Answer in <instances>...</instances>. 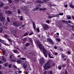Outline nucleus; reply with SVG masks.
<instances>
[{
	"mask_svg": "<svg viewBox=\"0 0 74 74\" xmlns=\"http://www.w3.org/2000/svg\"><path fill=\"white\" fill-rule=\"evenodd\" d=\"M36 44H37L38 47L39 48L40 50H43V53L45 57L47 58V53H46V50L43 46L40 43V42L38 40L36 41Z\"/></svg>",
	"mask_w": 74,
	"mask_h": 74,
	"instance_id": "1",
	"label": "nucleus"
},
{
	"mask_svg": "<svg viewBox=\"0 0 74 74\" xmlns=\"http://www.w3.org/2000/svg\"><path fill=\"white\" fill-rule=\"evenodd\" d=\"M51 66L49 61H47L43 66V67L45 70L49 69L51 68Z\"/></svg>",
	"mask_w": 74,
	"mask_h": 74,
	"instance_id": "2",
	"label": "nucleus"
},
{
	"mask_svg": "<svg viewBox=\"0 0 74 74\" xmlns=\"http://www.w3.org/2000/svg\"><path fill=\"white\" fill-rule=\"evenodd\" d=\"M0 19L1 21L3 22H5V18L3 17V15L1 13H0Z\"/></svg>",
	"mask_w": 74,
	"mask_h": 74,
	"instance_id": "3",
	"label": "nucleus"
},
{
	"mask_svg": "<svg viewBox=\"0 0 74 74\" xmlns=\"http://www.w3.org/2000/svg\"><path fill=\"white\" fill-rule=\"evenodd\" d=\"M43 28L44 30H47V29H49V27L48 25L47 24H45L44 25Z\"/></svg>",
	"mask_w": 74,
	"mask_h": 74,
	"instance_id": "4",
	"label": "nucleus"
},
{
	"mask_svg": "<svg viewBox=\"0 0 74 74\" xmlns=\"http://www.w3.org/2000/svg\"><path fill=\"white\" fill-rule=\"evenodd\" d=\"M39 63L40 64H42L45 63V60H44V58L42 57L40 59V61Z\"/></svg>",
	"mask_w": 74,
	"mask_h": 74,
	"instance_id": "5",
	"label": "nucleus"
},
{
	"mask_svg": "<svg viewBox=\"0 0 74 74\" xmlns=\"http://www.w3.org/2000/svg\"><path fill=\"white\" fill-rule=\"evenodd\" d=\"M56 16V15L53 14H51L50 15V16H49L48 17L49 19H51L52 18H53Z\"/></svg>",
	"mask_w": 74,
	"mask_h": 74,
	"instance_id": "6",
	"label": "nucleus"
},
{
	"mask_svg": "<svg viewBox=\"0 0 74 74\" xmlns=\"http://www.w3.org/2000/svg\"><path fill=\"white\" fill-rule=\"evenodd\" d=\"M13 25L15 26V27H18V23L16 21H14L13 24Z\"/></svg>",
	"mask_w": 74,
	"mask_h": 74,
	"instance_id": "7",
	"label": "nucleus"
},
{
	"mask_svg": "<svg viewBox=\"0 0 74 74\" xmlns=\"http://www.w3.org/2000/svg\"><path fill=\"white\" fill-rule=\"evenodd\" d=\"M5 13H6V14H10V15L12 14V13L11 12V11L10 10L6 11H5Z\"/></svg>",
	"mask_w": 74,
	"mask_h": 74,
	"instance_id": "8",
	"label": "nucleus"
},
{
	"mask_svg": "<svg viewBox=\"0 0 74 74\" xmlns=\"http://www.w3.org/2000/svg\"><path fill=\"white\" fill-rule=\"evenodd\" d=\"M69 6L71 8H74V5H73L72 3L69 4Z\"/></svg>",
	"mask_w": 74,
	"mask_h": 74,
	"instance_id": "9",
	"label": "nucleus"
},
{
	"mask_svg": "<svg viewBox=\"0 0 74 74\" xmlns=\"http://www.w3.org/2000/svg\"><path fill=\"white\" fill-rule=\"evenodd\" d=\"M3 29H6L7 27H2L0 28V33H2L3 32Z\"/></svg>",
	"mask_w": 74,
	"mask_h": 74,
	"instance_id": "10",
	"label": "nucleus"
},
{
	"mask_svg": "<svg viewBox=\"0 0 74 74\" xmlns=\"http://www.w3.org/2000/svg\"><path fill=\"white\" fill-rule=\"evenodd\" d=\"M23 66L24 69H26L27 68V65L26 64H23Z\"/></svg>",
	"mask_w": 74,
	"mask_h": 74,
	"instance_id": "11",
	"label": "nucleus"
},
{
	"mask_svg": "<svg viewBox=\"0 0 74 74\" xmlns=\"http://www.w3.org/2000/svg\"><path fill=\"white\" fill-rule=\"evenodd\" d=\"M12 51H13V52L15 53H17V54H18V53H19V51H18L16 50H12Z\"/></svg>",
	"mask_w": 74,
	"mask_h": 74,
	"instance_id": "12",
	"label": "nucleus"
},
{
	"mask_svg": "<svg viewBox=\"0 0 74 74\" xmlns=\"http://www.w3.org/2000/svg\"><path fill=\"white\" fill-rule=\"evenodd\" d=\"M33 28L35 30H36V25H35V23L33 22L32 23Z\"/></svg>",
	"mask_w": 74,
	"mask_h": 74,
	"instance_id": "13",
	"label": "nucleus"
},
{
	"mask_svg": "<svg viewBox=\"0 0 74 74\" xmlns=\"http://www.w3.org/2000/svg\"><path fill=\"white\" fill-rule=\"evenodd\" d=\"M10 22V18H9V17H7V20L6 21L7 23H9Z\"/></svg>",
	"mask_w": 74,
	"mask_h": 74,
	"instance_id": "14",
	"label": "nucleus"
},
{
	"mask_svg": "<svg viewBox=\"0 0 74 74\" xmlns=\"http://www.w3.org/2000/svg\"><path fill=\"white\" fill-rule=\"evenodd\" d=\"M3 57V58H1V59L2 60H3V61H4V62H6V59L5 58H4V57Z\"/></svg>",
	"mask_w": 74,
	"mask_h": 74,
	"instance_id": "15",
	"label": "nucleus"
},
{
	"mask_svg": "<svg viewBox=\"0 0 74 74\" xmlns=\"http://www.w3.org/2000/svg\"><path fill=\"white\" fill-rule=\"evenodd\" d=\"M17 64H21V60H18L17 61Z\"/></svg>",
	"mask_w": 74,
	"mask_h": 74,
	"instance_id": "16",
	"label": "nucleus"
},
{
	"mask_svg": "<svg viewBox=\"0 0 74 74\" xmlns=\"http://www.w3.org/2000/svg\"><path fill=\"white\" fill-rule=\"evenodd\" d=\"M3 8L4 9H8V8H9V6H3Z\"/></svg>",
	"mask_w": 74,
	"mask_h": 74,
	"instance_id": "17",
	"label": "nucleus"
},
{
	"mask_svg": "<svg viewBox=\"0 0 74 74\" xmlns=\"http://www.w3.org/2000/svg\"><path fill=\"white\" fill-rule=\"evenodd\" d=\"M27 40V38H25L23 39V43H25L26 41Z\"/></svg>",
	"mask_w": 74,
	"mask_h": 74,
	"instance_id": "18",
	"label": "nucleus"
},
{
	"mask_svg": "<svg viewBox=\"0 0 74 74\" xmlns=\"http://www.w3.org/2000/svg\"><path fill=\"white\" fill-rule=\"evenodd\" d=\"M62 58L63 59V58H66V56L64 55V54H62L61 55Z\"/></svg>",
	"mask_w": 74,
	"mask_h": 74,
	"instance_id": "19",
	"label": "nucleus"
},
{
	"mask_svg": "<svg viewBox=\"0 0 74 74\" xmlns=\"http://www.w3.org/2000/svg\"><path fill=\"white\" fill-rule=\"evenodd\" d=\"M52 40L51 39L49 38H48L47 39V42H49Z\"/></svg>",
	"mask_w": 74,
	"mask_h": 74,
	"instance_id": "20",
	"label": "nucleus"
},
{
	"mask_svg": "<svg viewBox=\"0 0 74 74\" xmlns=\"http://www.w3.org/2000/svg\"><path fill=\"white\" fill-rule=\"evenodd\" d=\"M18 26H21V25H22V23L21 22H18Z\"/></svg>",
	"mask_w": 74,
	"mask_h": 74,
	"instance_id": "21",
	"label": "nucleus"
},
{
	"mask_svg": "<svg viewBox=\"0 0 74 74\" xmlns=\"http://www.w3.org/2000/svg\"><path fill=\"white\" fill-rule=\"evenodd\" d=\"M29 40L31 43L32 44H33V40H32V39H31V38L29 39Z\"/></svg>",
	"mask_w": 74,
	"mask_h": 74,
	"instance_id": "22",
	"label": "nucleus"
},
{
	"mask_svg": "<svg viewBox=\"0 0 74 74\" xmlns=\"http://www.w3.org/2000/svg\"><path fill=\"white\" fill-rule=\"evenodd\" d=\"M34 34V32L32 31L29 34V36H32V34Z\"/></svg>",
	"mask_w": 74,
	"mask_h": 74,
	"instance_id": "23",
	"label": "nucleus"
},
{
	"mask_svg": "<svg viewBox=\"0 0 74 74\" xmlns=\"http://www.w3.org/2000/svg\"><path fill=\"white\" fill-rule=\"evenodd\" d=\"M36 3H41V0H37L36 1Z\"/></svg>",
	"mask_w": 74,
	"mask_h": 74,
	"instance_id": "24",
	"label": "nucleus"
},
{
	"mask_svg": "<svg viewBox=\"0 0 74 74\" xmlns=\"http://www.w3.org/2000/svg\"><path fill=\"white\" fill-rule=\"evenodd\" d=\"M8 66V64L7 63H5L4 64L5 67H7V66Z\"/></svg>",
	"mask_w": 74,
	"mask_h": 74,
	"instance_id": "25",
	"label": "nucleus"
},
{
	"mask_svg": "<svg viewBox=\"0 0 74 74\" xmlns=\"http://www.w3.org/2000/svg\"><path fill=\"white\" fill-rule=\"evenodd\" d=\"M40 11H41L42 10H46V8H40L39 9Z\"/></svg>",
	"mask_w": 74,
	"mask_h": 74,
	"instance_id": "26",
	"label": "nucleus"
},
{
	"mask_svg": "<svg viewBox=\"0 0 74 74\" xmlns=\"http://www.w3.org/2000/svg\"><path fill=\"white\" fill-rule=\"evenodd\" d=\"M58 69L59 70H61V69H62V66H61V65L58 66Z\"/></svg>",
	"mask_w": 74,
	"mask_h": 74,
	"instance_id": "27",
	"label": "nucleus"
},
{
	"mask_svg": "<svg viewBox=\"0 0 74 74\" xmlns=\"http://www.w3.org/2000/svg\"><path fill=\"white\" fill-rule=\"evenodd\" d=\"M20 59H21V60H26V58H20Z\"/></svg>",
	"mask_w": 74,
	"mask_h": 74,
	"instance_id": "28",
	"label": "nucleus"
},
{
	"mask_svg": "<svg viewBox=\"0 0 74 74\" xmlns=\"http://www.w3.org/2000/svg\"><path fill=\"white\" fill-rule=\"evenodd\" d=\"M56 41H58V42H60V38H57L56 39Z\"/></svg>",
	"mask_w": 74,
	"mask_h": 74,
	"instance_id": "29",
	"label": "nucleus"
},
{
	"mask_svg": "<svg viewBox=\"0 0 74 74\" xmlns=\"http://www.w3.org/2000/svg\"><path fill=\"white\" fill-rule=\"evenodd\" d=\"M3 44H4V45H6V46H9V45H9V44H7V43H3Z\"/></svg>",
	"mask_w": 74,
	"mask_h": 74,
	"instance_id": "30",
	"label": "nucleus"
},
{
	"mask_svg": "<svg viewBox=\"0 0 74 74\" xmlns=\"http://www.w3.org/2000/svg\"><path fill=\"white\" fill-rule=\"evenodd\" d=\"M28 34V33H26L25 34L23 35V37H25V36H27Z\"/></svg>",
	"mask_w": 74,
	"mask_h": 74,
	"instance_id": "31",
	"label": "nucleus"
},
{
	"mask_svg": "<svg viewBox=\"0 0 74 74\" xmlns=\"http://www.w3.org/2000/svg\"><path fill=\"white\" fill-rule=\"evenodd\" d=\"M2 51H3V56H4V55H5V51H4V50H3L1 49Z\"/></svg>",
	"mask_w": 74,
	"mask_h": 74,
	"instance_id": "32",
	"label": "nucleus"
},
{
	"mask_svg": "<svg viewBox=\"0 0 74 74\" xmlns=\"http://www.w3.org/2000/svg\"><path fill=\"white\" fill-rule=\"evenodd\" d=\"M0 42H1V43H3V42H4V41L1 39H0Z\"/></svg>",
	"mask_w": 74,
	"mask_h": 74,
	"instance_id": "33",
	"label": "nucleus"
},
{
	"mask_svg": "<svg viewBox=\"0 0 74 74\" xmlns=\"http://www.w3.org/2000/svg\"><path fill=\"white\" fill-rule=\"evenodd\" d=\"M50 44H53L54 43H53V42L52 40L49 42Z\"/></svg>",
	"mask_w": 74,
	"mask_h": 74,
	"instance_id": "34",
	"label": "nucleus"
},
{
	"mask_svg": "<svg viewBox=\"0 0 74 74\" xmlns=\"http://www.w3.org/2000/svg\"><path fill=\"white\" fill-rule=\"evenodd\" d=\"M29 45H30V43H27L25 44V46L26 47H28Z\"/></svg>",
	"mask_w": 74,
	"mask_h": 74,
	"instance_id": "35",
	"label": "nucleus"
},
{
	"mask_svg": "<svg viewBox=\"0 0 74 74\" xmlns=\"http://www.w3.org/2000/svg\"><path fill=\"white\" fill-rule=\"evenodd\" d=\"M62 22H64V23H67L68 22V21H65L64 20H62Z\"/></svg>",
	"mask_w": 74,
	"mask_h": 74,
	"instance_id": "36",
	"label": "nucleus"
},
{
	"mask_svg": "<svg viewBox=\"0 0 74 74\" xmlns=\"http://www.w3.org/2000/svg\"><path fill=\"white\" fill-rule=\"evenodd\" d=\"M49 57L50 58H53V57L51 56V54H48Z\"/></svg>",
	"mask_w": 74,
	"mask_h": 74,
	"instance_id": "37",
	"label": "nucleus"
},
{
	"mask_svg": "<svg viewBox=\"0 0 74 74\" xmlns=\"http://www.w3.org/2000/svg\"><path fill=\"white\" fill-rule=\"evenodd\" d=\"M7 40H8V41H10V42H11L12 41V40H11L10 38H7Z\"/></svg>",
	"mask_w": 74,
	"mask_h": 74,
	"instance_id": "38",
	"label": "nucleus"
},
{
	"mask_svg": "<svg viewBox=\"0 0 74 74\" xmlns=\"http://www.w3.org/2000/svg\"><path fill=\"white\" fill-rule=\"evenodd\" d=\"M18 14H21V11H20V10L19 9H18Z\"/></svg>",
	"mask_w": 74,
	"mask_h": 74,
	"instance_id": "39",
	"label": "nucleus"
},
{
	"mask_svg": "<svg viewBox=\"0 0 74 74\" xmlns=\"http://www.w3.org/2000/svg\"><path fill=\"white\" fill-rule=\"evenodd\" d=\"M48 0H43V1L45 3H47L48 1Z\"/></svg>",
	"mask_w": 74,
	"mask_h": 74,
	"instance_id": "40",
	"label": "nucleus"
},
{
	"mask_svg": "<svg viewBox=\"0 0 74 74\" xmlns=\"http://www.w3.org/2000/svg\"><path fill=\"white\" fill-rule=\"evenodd\" d=\"M9 4H11L12 3V1L11 0H8Z\"/></svg>",
	"mask_w": 74,
	"mask_h": 74,
	"instance_id": "41",
	"label": "nucleus"
},
{
	"mask_svg": "<svg viewBox=\"0 0 74 74\" xmlns=\"http://www.w3.org/2000/svg\"><path fill=\"white\" fill-rule=\"evenodd\" d=\"M8 65V67L9 68H11V67H12V64H9Z\"/></svg>",
	"mask_w": 74,
	"mask_h": 74,
	"instance_id": "42",
	"label": "nucleus"
},
{
	"mask_svg": "<svg viewBox=\"0 0 74 74\" xmlns=\"http://www.w3.org/2000/svg\"><path fill=\"white\" fill-rule=\"evenodd\" d=\"M53 55H58V53H53Z\"/></svg>",
	"mask_w": 74,
	"mask_h": 74,
	"instance_id": "43",
	"label": "nucleus"
},
{
	"mask_svg": "<svg viewBox=\"0 0 74 74\" xmlns=\"http://www.w3.org/2000/svg\"><path fill=\"white\" fill-rule=\"evenodd\" d=\"M71 16H68L67 17V19H71Z\"/></svg>",
	"mask_w": 74,
	"mask_h": 74,
	"instance_id": "44",
	"label": "nucleus"
},
{
	"mask_svg": "<svg viewBox=\"0 0 74 74\" xmlns=\"http://www.w3.org/2000/svg\"><path fill=\"white\" fill-rule=\"evenodd\" d=\"M59 15H63V13H60L59 14Z\"/></svg>",
	"mask_w": 74,
	"mask_h": 74,
	"instance_id": "45",
	"label": "nucleus"
},
{
	"mask_svg": "<svg viewBox=\"0 0 74 74\" xmlns=\"http://www.w3.org/2000/svg\"><path fill=\"white\" fill-rule=\"evenodd\" d=\"M20 20L21 21H23V16H21V18H20Z\"/></svg>",
	"mask_w": 74,
	"mask_h": 74,
	"instance_id": "46",
	"label": "nucleus"
},
{
	"mask_svg": "<svg viewBox=\"0 0 74 74\" xmlns=\"http://www.w3.org/2000/svg\"><path fill=\"white\" fill-rule=\"evenodd\" d=\"M49 73L50 74H53V71H49Z\"/></svg>",
	"mask_w": 74,
	"mask_h": 74,
	"instance_id": "47",
	"label": "nucleus"
},
{
	"mask_svg": "<svg viewBox=\"0 0 74 74\" xmlns=\"http://www.w3.org/2000/svg\"><path fill=\"white\" fill-rule=\"evenodd\" d=\"M46 22L47 23H50V22L49 20H47L46 21Z\"/></svg>",
	"mask_w": 74,
	"mask_h": 74,
	"instance_id": "48",
	"label": "nucleus"
},
{
	"mask_svg": "<svg viewBox=\"0 0 74 74\" xmlns=\"http://www.w3.org/2000/svg\"><path fill=\"white\" fill-rule=\"evenodd\" d=\"M5 57H7V56H8V53H5Z\"/></svg>",
	"mask_w": 74,
	"mask_h": 74,
	"instance_id": "49",
	"label": "nucleus"
},
{
	"mask_svg": "<svg viewBox=\"0 0 74 74\" xmlns=\"http://www.w3.org/2000/svg\"><path fill=\"white\" fill-rule=\"evenodd\" d=\"M13 67H14V68H15V69H17V67H16V66L15 65H14L13 66Z\"/></svg>",
	"mask_w": 74,
	"mask_h": 74,
	"instance_id": "50",
	"label": "nucleus"
},
{
	"mask_svg": "<svg viewBox=\"0 0 74 74\" xmlns=\"http://www.w3.org/2000/svg\"><path fill=\"white\" fill-rule=\"evenodd\" d=\"M39 9V8H36L34 9L35 10H38Z\"/></svg>",
	"mask_w": 74,
	"mask_h": 74,
	"instance_id": "51",
	"label": "nucleus"
},
{
	"mask_svg": "<svg viewBox=\"0 0 74 74\" xmlns=\"http://www.w3.org/2000/svg\"><path fill=\"white\" fill-rule=\"evenodd\" d=\"M37 30L38 32H40V29H39V28H37Z\"/></svg>",
	"mask_w": 74,
	"mask_h": 74,
	"instance_id": "52",
	"label": "nucleus"
},
{
	"mask_svg": "<svg viewBox=\"0 0 74 74\" xmlns=\"http://www.w3.org/2000/svg\"><path fill=\"white\" fill-rule=\"evenodd\" d=\"M3 3H2L1 4V5H0V7H2V6H3Z\"/></svg>",
	"mask_w": 74,
	"mask_h": 74,
	"instance_id": "53",
	"label": "nucleus"
},
{
	"mask_svg": "<svg viewBox=\"0 0 74 74\" xmlns=\"http://www.w3.org/2000/svg\"><path fill=\"white\" fill-rule=\"evenodd\" d=\"M5 38H7L8 37V36H7V35L5 34Z\"/></svg>",
	"mask_w": 74,
	"mask_h": 74,
	"instance_id": "54",
	"label": "nucleus"
},
{
	"mask_svg": "<svg viewBox=\"0 0 74 74\" xmlns=\"http://www.w3.org/2000/svg\"><path fill=\"white\" fill-rule=\"evenodd\" d=\"M67 53L68 54V55H70L71 53L70 51H68Z\"/></svg>",
	"mask_w": 74,
	"mask_h": 74,
	"instance_id": "55",
	"label": "nucleus"
},
{
	"mask_svg": "<svg viewBox=\"0 0 74 74\" xmlns=\"http://www.w3.org/2000/svg\"><path fill=\"white\" fill-rule=\"evenodd\" d=\"M13 56L12 55H11L10 56V59H12V57Z\"/></svg>",
	"mask_w": 74,
	"mask_h": 74,
	"instance_id": "56",
	"label": "nucleus"
},
{
	"mask_svg": "<svg viewBox=\"0 0 74 74\" xmlns=\"http://www.w3.org/2000/svg\"><path fill=\"white\" fill-rule=\"evenodd\" d=\"M65 74H67V70H65Z\"/></svg>",
	"mask_w": 74,
	"mask_h": 74,
	"instance_id": "57",
	"label": "nucleus"
},
{
	"mask_svg": "<svg viewBox=\"0 0 74 74\" xmlns=\"http://www.w3.org/2000/svg\"><path fill=\"white\" fill-rule=\"evenodd\" d=\"M64 7H65V8H67V5H66L64 6Z\"/></svg>",
	"mask_w": 74,
	"mask_h": 74,
	"instance_id": "58",
	"label": "nucleus"
},
{
	"mask_svg": "<svg viewBox=\"0 0 74 74\" xmlns=\"http://www.w3.org/2000/svg\"><path fill=\"white\" fill-rule=\"evenodd\" d=\"M54 48L55 49H56L57 48H58V47H57L56 46H54Z\"/></svg>",
	"mask_w": 74,
	"mask_h": 74,
	"instance_id": "59",
	"label": "nucleus"
},
{
	"mask_svg": "<svg viewBox=\"0 0 74 74\" xmlns=\"http://www.w3.org/2000/svg\"><path fill=\"white\" fill-rule=\"evenodd\" d=\"M72 28L74 30V25H72Z\"/></svg>",
	"mask_w": 74,
	"mask_h": 74,
	"instance_id": "60",
	"label": "nucleus"
},
{
	"mask_svg": "<svg viewBox=\"0 0 74 74\" xmlns=\"http://www.w3.org/2000/svg\"><path fill=\"white\" fill-rule=\"evenodd\" d=\"M47 71H45L43 74H47Z\"/></svg>",
	"mask_w": 74,
	"mask_h": 74,
	"instance_id": "61",
	"label": "nucleus"
},
{
	"mask_svg": "<svg viewBox=\"0 0 74 74\" xmlns=\"http://www.w3.org/2000/svg\"><path fill=\"white\" fill-rule=\"evenodd\" d=\"M60 51H63V49L62 48H61L60 49Z\"/></svg>",
	"mask_w": 74,
	"mask_h": 74,
	"instance_id": "62",
	"label": "nucleus"
},
{
	"mask_svg": "<svg viewBox=\"0 0 74 74\" xmlns=\"http://www.w3.org/2000/svg\"><path fill=\"white\" fill-rule=\"evenodd\" d=\"M11 61H12V62H16V60H11Z\"/></svg>",
	"mask_w": 74,
	"mask_h": 74,
	"instance_id": "63",
	"label": "nucleus"
},
{
	"mask_svg": "<svg viewBox=\"0 0 74 74\" xmlns=\"http://www.w3.org/2000/svg\"><path fill=\"white\" fill-rule=\"evenodd\" d=\"M68 22L69 23H71V21H69Z\"/></svg>",
	"mask_w": 74,
	"mask_h": 74,
	"instance_id": "64",
	"label": "nucleus"
}]
</instances>
